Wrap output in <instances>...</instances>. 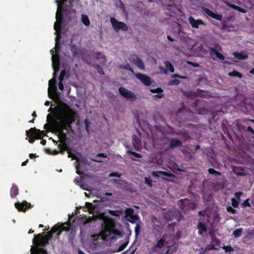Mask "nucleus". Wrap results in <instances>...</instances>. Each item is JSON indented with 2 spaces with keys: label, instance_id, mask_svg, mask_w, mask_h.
Instances as JSON below:
<instances>
[{
  "label": "nucleus",
  "instance_id": "22",
  "mask_svg": "<svg viewBox=\"0 0 254 254\" xmlns=\"http://www.w3.org/2000/svg\"><path fill=\"white\" fill-rule=\"evenodd\" d=\"M234 55L235 58L240 60H246L248 58V56L243 52L234 53Z\"/></svg>",
  "mask_w": 254,
  "mask_h": 254
},
{
  "label": "nucleus",
  "instance_id": "36",
  "mask_svg": "<svg viewBox=\"0 0 254 254\" xmlns=\"http://www.w3.org/2000/svg\"><path fill=\"white\" fill-rule=\"evenodd\" d=\"M119 68L120 69L128 70L131 71L132 73H134L133 69L130 67V65L128 64H127L126 65H120Z\"/></svg>",
  "mask_w": 254,
  "mask_h": 254
},
{
  "label": "nucleus",
  "instance_id": "43",
  "mask_svg": "<svg viewBox=\"0 0 254 254\" xmlns=\"http://www.w3.org/2000/svg\"><path fill=\"white\" fill-rule=\"evenodd\" d=\"M127 153L128 154H130V155H132L133 157H136V158H141L142 157V156L140 154L133 152L131 150H128L127 151Z\"/></svg>",
  "mask_w": 254,
  "mask_h": 254
},
{
  "label": "nucleus",
  "instance_id": "25",
  "mask_svg": "<svg viewBox=\"0 0 254 254\" xmlns=\"http://www.w3.org/2000/svg\"><path fill=\"white\" fill-rule=\"evenodd\" d=\"M69 76V73L65 70H62L59 77V80L63 81L64 78H68Z\"/></svg>",
  "mask_w": 254,
  "mask_h": 254
},
{
  "label": "nucleus",
  "instance_id": "33",
  "mask_svg": "<svg viewBox=\"0 0 254 254\" xmlns=\"http://www.w3.org/2000/svg\"><path fill=\"white\" fill-rule=\"evenodd\" d=\"M125 218H126V219L129 216H130L131 215H134L133 214V213H134V210L132 208H127L125 211Z\"/></svg>",
  "mask_w": 254,
  "mask_h": 254
},
{
  "label": "nucleus",
  "instance_id": "44",
  "mask_svg": "<svg viewBox=\"0 0 254 254\" xmlns=\"http://www.w3.org/2000/svg\"><path fill=\"white\" fill-rule=\"evenodd\" d=\"M150 91L153 93H161L163 92V90L161 88L158 87L155 89H150Z\"/></svg>",
  "mask_w": 254,
  "mask_h": 254
},
{
  "label": "nucleus",
  "instance_id": "28",
  "mask_svg": "<svg viewBox=\"0 0 254 254\" xmlns=\"http://www.w3.org/2000/svg\"><path fill=\"white\" fill-rule=\"evenodd\" d=\"M81 22L86 26H89L90 24V22L89 18L87 15L82 14L81 15Z\"/></svg>",
  "mask_w": 254,
  "mask_h": 254
},
{
  "label": "nucleus",
  "instance_id": "12",
  "mask_svg": "<svg viewBox=\"0 0 254 254\" xmlns=\"http://www.w3.org/2000/svg\"><path fill=\"white\" fill-rule=\"evenodd\" d=\"M135 77L138 79L141 82L146 86L151 85L152 81L151 78L145 74L138 73L134 74Z\"/></svg>",
  "mask_w": 254,
  "mask_h": 254
},
{
  "label": "nucleus",
  "instance_id": "39",
  "mask_svg": "<svg viewBox=\"0 0 254 254\" xmlns=\"http://www.w3.org/2000/svg\"><path fill=\"white\" fill-rule=\"evenodd\" d=\"M180 83V81L177 79L171 80L168 82V85L170 86L178 85Z\"/></svg>",
  "mask_w": 254,
  "mask_h": 254
},
{
  "label": "nucleus",
  "instance_id": "20",
  "mask_svg": "<svg viewBox=\"0 0 254 254\" xmlns=\"http://www.w3.org/2000/svg\"><path fill=\"white\" fill-rule=\"evenodd\" d=\"M31 254H37L38 252L42 254H46V250L44 248H38V247H32L30 250Z\"/></svg>",
  "mask_w": 254,
  "mask_h": 254
},
{
  "label": "nucleus",
  "instance_id": "46",
  "mask_svg": "<svg viewBox=\"0 0 254 254\" xmlns=\"http://www.w3.org/2000/svg\"><path fill=\"white\" fill-rule=\"evenodd\" d=\"M222 249L225 250V252L234 251V249L230 245L224 246L222 247Z\"/></svg>",
  "mask_w": 254,
  "mask_h": 254
},
{
  "label": "nucleus",
  "instance_id": "50",
  "mask_svg": "<svg viewBox=\"0 0 254 254\" xmlns=\"http://www.w3.org/2000/svg\"><path fill=\"white\" fill-rule=\"evenodd\" d=\"M226 210L228 212L232 214H235L236 212V210L231 206H227L226 207Z\"/></svg>",
  "mask_w": 254,
  "mask_h": 254
},
{
  "label": "nucleus",
  "instance_id": "38",
  "mask_svg": "<svg viewBox=\"0 0 254 254\" xmlns=\"http://www.w3.org/2000/svg\"><path fill=\"white\" fill-rule=\"evenodd\" d=\"M144 7V4L142 1H138L136 3V9L138 10L139 11H141L143 10V8Z\"/></svg>",
  "mask_w": 254,
  "mask_h": 254
},
{
  "label": "nucleus",
  "instance_id": "29",
  "mask_svg": "<svg viewBox=\"0 0 254 254\" xmlns=\"http://www.w3.org/2000/svg\"><path fill=\"white\" fill-rule=\"evenodd\" d=\"M139 216L137 214H134L128 217L126 220L132 224L135 223V221L139 219Z\"/></svg>",
  "mask_w": 254,
  "mask_h": 254
},
{
  "label": "nucleus",
  "instance_id": "60",
  "mask_svg": "<svg viewBox=\"0 0 254 254\" xmlns=\"http://www.w3.org/2000/svg\"><path fill=\"white\" fill-rule=\"evenodd\" d=\"M172 77H178L181 79H187V77L186 76L180 75L178 74H174L172 76Z\"/></svg>",
  "mask_w": 254,
  "mask_h": 254
},
{
  "label": "nucleus",
  "instance_id": "11",
  "mask_svg": "<svg viewBox=\"0 0 254 254\" xmlns=\"http://www.w3.org/2000/svg\"><path fill=\"white\" fill-rule=\"evenodd\" d=\"M51 54L52 55V59L53 61V67L54 71V74L59 70L60 62V58L59 55L54 54V51L52 50H51Z\"/></svg>",
  "mask_w": 254,
  "mask_h": 254
},
{
  "label": "nucleus",
  "instance_id": "55",
  "mask_svg": "<svg viewBox=\"0 0 254 254\" xmlns=\"http://www.w3.org/2000/svg\"><path fill=\"white\" fill-rule=\"evenodd\" d=\"M127 244H128V242H127V243H125L122 244L119 248L118 252H121V251L124 250L126 248V247L127 246Z\"/></svg>",
  "mask_w": 254,
  "mask_h": 254
},
{
  "label": "nucleus",
  "instance_id": "7",
  "mask_svg": "<svg viewBox=\"0 0 254 254\" xmlns=\"http://www.w3.org/2000/svg\"><path fill=\"white\" fill-rule=\"evenodd\" d=\"M33 243L35 245V247H45L49 244V241L43 236L42 234H39L35 237L33 240Z\"/></svg>",
  "mask_w": 254,
  "mask_h": 254
},
{
  "label": "nucleus",
  "instance_id": "37",
  "mask_svg": "<svg viewBox=\"0 0 254 254\" xmlns=\"http://www.w3.org/2000/svg\"><path fill=\"white\" fill-rule=\"evenodd\" d=\"M69 227H69V225H67V226H65L64 225H64H61V226L60 227V232H59L57 233V235H58V236L60 235H61V232H62V231H68L69 230Z\"/></svg>",
  "mask_w": 254,
  "mask_h": 254
},
{
  "label": "nucleus",
  "instance_id": "59",
  "mask_svg": "<svg viewBox=\"0 0 254 254\" xmlns=\"http://www.w3.org/2000/svg\"><path fill=\"white\" fill-rule=\"evenodd\" d=\"M96 68L98 70V72L101 75H104L105 72L102 67H101L99 65L96 66Z\"/></svg>",
  "mask_w": 254,
  "mask_h": 254
},
{
  "label": "nucleus",
  "instance_id": "9",
  "mask_svg": "<svg viewBox=\"0 0 254 254\" xmlns=\"http://www.w3.org/2000/svg\"><path fill=\"white\" fill-rule=\"evenodd\" d=\"M110 22L113 28L116 31L122 30L123 31H127L128 30L127 26L123 22L118 21L116 18L111 17Z\"/></svg>",
  "mask_w": 254,
  "mask_h": 254
},
{
  "label": "nucleus",
  "instance_id": "10",
  "mask_svg": "<svg viewBox=\"0 0 254 254\" xmlns=\"http://www.w3.org/2000/svg\"><path fill=\"white\" fill-rule=\"evenodd\" d=\"M129 61L134 64L139 69L144 70L145 65L143 61L136 54L131 55Z\"/></svg>",
  "mask_w": 254,
  "mask_h": 254
},
{
  "label": "nucleus",
  "instance_id": "47",
  "mask_svg": "<svg viewBox=\"0 0 254 254\" xmlns=\"http://www.w3.org/2000/svg\"><path fill=\"white\" fill-rule=\"evenodd\" d=\"M158 173L160 175H163V176H166V177H172V174L171 173H170V172L161 171H159Z\"/></svg>",
  "mask_w": 254,
  "mask_h": 254
},
{
  "label": "nucleus",
  "instance_id": "35",
  "mask_svg": "<svg viewBox=\"0 0 254 254\" xmlns=\"http://www.w3.org/2000/svg\"><path fill=\"white\" fill-rule=\"evenodd\" d=\"M165 64L167 70L170 71L171 72H174V68L171 63L167 61L165 62Z\"/></svg>",
  "mask_w": 254,
  "mask_h": 254
},
{
  "label": "nucleus",
  "instance_id": "26",
  "mask_svg": "<svg viewBox=\"0 0 254 254\" xmlns=\"http://www.w3.org/2000/svg\"><path fill=\"white\" fill-rule=\"evenodd\" d=\"M133 145L134 148L136 149H138L141 146L140 140L135 135L133 137Z\"/></svg>",
  "mask_w": 254,
  "mask_h": 254
},
{
  "label": "nucleus",
  "instance_id": "53",
  "mask_svg": "<svg viewBox=\"0 0 254 254\" xmlns=\"http://www.w3.org/2000/svg\"><path fill=\"white\" fill-rule=\"evenodd\" d=\"M121 176V174L117 172H112L109 174V177H116L120 178Z\"/></svg>",
  "mask_w": 254,
  "mask_h": 254
},
{
  "label": "nucleus",
  "instance_id": "63",
  "mask_svg": "<svg viewBox=\"0 0 254 254\" xmlns=\"http://www.w3.org/2000/svg\"><path fill=\"white\" fill-rule=\"evenodd\" d=\"M145 182L147 185L151 186L152 181L150 179L146 177L145 179Z\"/></svg>",
  "mask_w": 254,
  "mask_h": 254
},
{
  "label": "nucleus",
  "instance_id": "62",
  "mask_svg": "<svg viewBox=\"0 0 254 254\" xmlns=\"http://www.w3.org/2000/svg\"><path fill=\"white\" fill-rule=\"evenodd\" d=\"M63 81L59 80V84H58L59 88V89L60 90H63L64 89V84L63 83Z\"/></svg>",
  "mask_w": 254,
  "mask_h": 254
},
{
  "label": "nucleus",
  "instance_id": "40",
  "mask_svg": "<svg viewBox=\"0 0 254 254\" xmlns=\"http://www.w3.org/2000/svg\"><path fill=\"white\" fill-rule=\"evenodd\" d=\"M140 231V226L139 223H137L135 227V236L136 238L138 237L139 235Z\"/></svg>",
  "mask_w": 254,
  "mask_h": 254
},
{
  "label": "nucleus",
  "instance_id": "13",
  "mask_svg": "<svg viewBox=\"0 0 254 254\" xmlns=\"http://www.w3.org/2000/svg\"><path fill=\"white\" fill-rule=\"evenodd\" d=\"M15 207L19 211L25 212L29 208L31 207V205L30 203L27 202L26 201H23L22 202H17L14 204Z\"/></svg>",
  "mask_w": 254,
  "mask_h": 254
},
{
  "label": "nucleus",
  "instance_id": "2",
  "mask_svg": "<svg viewBox=\"0 0 254 254\" xmlns=\"http://www.w3.org/2000/svg\"><path fill=\"white\" fill-rule=\"evenodd\" d=\"M103 235L108 237L111 235L122 236L121 232L116 228L115 219L111 217H106L104 220Z\"/></svg>",
  "mask_w": 254,
  "mask_h": 254
},
{
  "label": "nucleus",
  "instance_id": "54",
  "mask_svg": "<svg viewBox=\"0 0 254 254\" xmlns=\"http://www.w3.org/2000/svg\"><path fill=\"white\" fill-rule=\"evenodd\" d=\"M232 205L234 207H237L238 206L239 202L235 198H232L231 199Z\"/></svg>",
  "mask_w": 254,
  "mask_h": 254
},
{
  "label": "nucleus",
  "instance_id": "61",
  "mask_svg": "<svg viewBox=\"0 0 254 254\" xmlns=\"http://www.w3.org/2000/svg\"><path fill=\"white\" fill-rule=\"evenodd\" d=\"M96 156L97 157H102V158H104L107 157V155L105 153H99L96 155Z\"/></svg>",
  "mask_w": 254,
  "mask_h": 254
},
{
  "label": "nucleus",
  "instance_id": "48",
  "mask_svg": "<svg viewBox=\"0 0 254 254\" xmlns=\"http://www.w3.org/2000/svg\"><path fill=\"white\" fill-rule=\"evenodd\" d=\"M158 247H156V245H155L153 247H152L149 250V253L150 254H152L158 252Z\"/></svg>",
  "mask_w": 254,
  "mask_h": 254
},
{
  "label": "nucleus",
  "instance_id": "16",
  "mask_svg": "<svg viewBox=\"0 0 254 254\" xmlns=\"http://www.w3.org/2000/svg\"><path fill=\"white\" fill-rule=\"evenodd\" d=\"M203 11L208 16H210L211 17H212L216 20L221 21L222 19V15L221 14L215 13L212 12V11H211L210 10H209L207 8H204Z\"/></svg>",
  "mask_w": 254,
  "mask_h": 254
},
{
  "label": "nucleus",
  "instance_id": "24",
  "mask_svg": "<svg viewBox=\"0 0 254 254\" xmlns=\"http://www.w3.org/2000/svg\"><path fill=\"white\" fill-rule=\"evenodd\" d=\"M108 213L116 217H120L121 215H122L123 213V209L121 210H109Z\"/></svg>",
  "mask_w": 254,
  "mask_h": 254
},
{
  "label": "nucleus",
  "instance_id": "64",
  "mask_svg": "<svg viewBox=\"0 0 254 254\" xmlns=\"http://www.w3.org/2000/svg\"><path fill=\"white\" fill-rule=\"evenodd\" d=\"M216 57H217L218 59L221 60H224L225 59V57L222 54H221L220 53L218 52L217 53V54L216 55Z\"/></svg>",
  "mask_w": 254,
  "mask_h": 254
},
{
  "label": "nucleus",
  "instance_id": "1",
  "mask_svg": "<svg viewBox=\"0 0 254 254\" xmlns=\"http://www.w3.org/2000/svg\"><path fill=\"white\" fill-rule=\"evenodd\" d=\"M77 112H50L47 117V122L54 123L59 122L63 127H70V125L75 122Z\"/></svg>",
  "mask_w": 254,
  "mask_h": 254
},
{
  "label": "nucleus",
  "instance_id": "5",
  "mask_svg": "<svg viewBox=\"0 0 254 254\" xmlns=\"http://www.w3.org/2000/svg\"><path fill=\"white\" fill-rule=\"evenodd\" d=\"M44 131H41L35 127L31 128L29 130L26 131V135L29 137V142L33 143L36 139L41 138L44 136Z\"/></svg>",
  "mask_w": 254,
  "mask_h": 254
},
{
  "label": "nucleus",
  "instance_id": "34",
  "mask_svg": "<svg viewBox=\"0 0 254 254\" xmlns=\"http://www.w3.org/2000/svg\"><path fill=\"white\" fill-rule=\"evenodd\" d=\"M228 75L231 77H238L239 78H241L242 77V73L237 70H233L232 72H229Z\"/></svg>",
  "mask_w": 254,
  "mask_h": 254
},
{
  "label": "nucleus",
  "instance_id": "45",
  "mask_svg": "<svg viewBox=\"0 0 254 254\" xmlns=\"http://www.w3.org/2000/svg\"><path fill=\"white\" fill-rule=\"evenodd\" d=\"M57 81L55 78L51 79L49 81V87L53 86L56 87Z\"/></svg>",
  "mask_w": 254,
  "mask_h": 254
},
{
  "label": "nucleus",
  "instance_id": "15",
  "mask_svg": "<svg viewBox=\"0 0 254 254\" xmlns=\"http://www.w3.org/2000/svg\"><path fill=\"white\" fill-rule=\"evenodd\" d=\"M189 21L191 26L193 28H198L200 25H205V24L201 19L196 20L192 16L189 18Z\"/></svg>",
  "mask_w": 254,
  "mask_h": 254
},
{
  "label": "nucleus",
  "instance_id": "30",
  "mask_svg": "<svg viewBox=\"0 0 254 254\" xmlns=\"http://www.w3.org/2000/svg\"><path fill=\"white\" fill-rule=\"evenodd\" d=\"M243 228H239L233 232V235L234 238H238L242 236L243 232Z\"/></svg>",
  "mask_w": 254,
  "mask_h": 254
},
{
  "label": "nucleus",
  "instance_id": "8",
  "mask_svg": "<svg viewBox=\"0 0 254 254\" xmlns=\"http://www.w3.org/2000/svg\"><path fill=\"white\" fill-rule=\"evenodd\" d=\"M119 91L123 97L130 101H134L137 99L136 95L133 92L128 90L125 87H120Z\"/></svg>",
  "mask_w": 254,
  "mask_h": 254
},
{
  "label": "nucleus",
  "instance_id": "31",
  "mask_svg": "<svg viewBox=\"0 0 254 254\" xmlns=\"http://www.w3.org/2000/svg\"><path fill=\"white\" fill-rule=\"evenodd\" d=\"M165 244V236H163V238H161L156 243V247H158L159 249L162 248Z\"/></svg>",
  "mask_w": 254,
  "mask_h": 254
},
{
  "label": "nucleus",
  "instance_id": "19",
  "mask_svg": "<svg viewBox=\"0 0 254 254\" xmlns=\"http://www.w3.org/2000/svg\"><path fill=\"white\" fill-rule=\"evenodd\" d=\"M197 229L198 230V234L201 236H203L204 234H206L207 232V227L203 223L199 222L198 223Z\"/></svg>",
  "mask_w": 254,
  "mask_h": 254
},
{
  "label": "nucleus",
  "instance_id": "41",
  "mask_svg": "<svg viewBox=\"0 0 254 254\" xmlns=\"http://www.w3.org/2000/svg\"><path fill=\"white\" fill-rule=\"evenodd\" d=\"M208 172L209 174L217 175L218 176H220L221 175V173L220 172H218L217 171H216L215 170H214L213 168H209V169H208Z\"/></svg>",
  "mask_w": 254,
  "mask_h": 254
},
{
  "label": "nucleus",
  "instance_id": "18",
  "mask_svg": "<svg viewBox=\"0 0 254 254\" xmlns=\"http://www.w3.org/2000/svg\"><path fill=\"white\" fill-rule=\"evenodd\" d=\"M182 145V142L176 138H172L170 141L168 146L169 149H173L178 147H181Z\"/></svg>",
  "mask_w": 254,
  "mask_h": 254
},
{
  "label": "nucleus",
  "instance_id": "17",
  "mask_svg": "<svg viewBox=\"0 0 254 254\" xmlns=\"http://www.w3.org/2000/svg\"><path fill=\"white\" fill-rule=\"evenodd\" d=\"M167 10L169 12H166V15L170 17H175L177 13L179 11L177 7L172 5H168Z\"/></svg>",
  "mask_w": 254,
  "mask_h": 254
},
{
  "label": "nucleus",
  "instance_id": "4",
  "mask_svg": "<svg viewBox=\"0 0 254 254\" xmlns=\"http://www.w3.org/2000/svg\"><path fill=\"white\" fill-rule=\"evenodd\" d=\"M56 2L58 3V9L56 12V19L57 21L54 24V29L56 31V33L60 32L62 28V24L63 22L64 17L62 13L63 7L60 5L59 0H56Z\"/></svg>",
  "mask_w": 254,
  "mask_h": 254
},
{
  "label": "nucleus",
  "instance_id": "49",
  "mask_svg": "<svg viewBox=\"0 0 254 254\" xmlns=\"http://www.w3.org/2000/svg\"><path fill=\"white\" fill-rule=\"evenodd\" d=\"M206 249L207 250L210 251V250H216L217 249L215 247V245L213 244H210L208 245L206 247Z\"/></svg>",
  "mask_w": 254,
  "mask_h": 254
},
{
  "label": "nucleus",
  "instance_id": "23",
  "mask_svg": "<svg viewBox=\"0 0 254 254\" xmlns=\"http://www.w3.org/2000/svg\"><path fill=\"white\" fill-rule=\"evenodd\" d=\"M194 95L199 97H205L207 95V92L197 88L194 92Z\"/></svg>",
  "mask_w": 254,
  "mask_h": 254
},
{
  "label": "nucleus",
  "instance_id": "58",
  "mask_svg": "<svg viewBox=\"0 0 254 254\" xmlns=\"http://www.w3.org/2000/svg\"><path fill=\"white\" fill-rule=\"evenodd\" d=\"M242 205L244 207H247V206L250 207L251 204L249 203V199H247L245 200H244L242 203Z\"/></svg>",
  "mask_w": 254,
  "mask_h": 254
},
{
  "label": "nucleus",
  "instance_id": "57",
  "mask_svg": "<svg viewBox=\"0 0 254 254\" xmlns=\"http://www.w3.org/2000/svg\"><path fill=\"white\" fill-rule=\"evenodd\" d=\"M208 49L210 52H212L215 56L219 52L217 49L213 47H208Z\"/></svg>",
  "mask_w": 254,
  "mask_h": 254
},
{
  "label": "nucleus",
  "instance_id": "6",
  "mask_svg": "<svg viewBox=\"0 0 254 254\" xmlns=\"http://www.w3.org/2000/svg\"><path fill=\"white\" fill-rule=\"evenodd\" d=\"M178 205L183 211L194 209L196 207L195 203L188 198L180 200L178 202Z\"/></svg>",
  "mask_w": 254,
  "mask_h": 254
},
{
  "label": "nucleus",
  "instance_id": "27",
  "mask_svg": "<svg viewBox=\"0 0 254 254\" xmlns=\"http://www.w3.org/2000/svg\"><path fill=\"white\" fill-rule=\"evenodd\" d=\"M209 235H210L211 238V243L214 244L215 246H219L220 245V242L219 240L217 239L212 233L209 232Z\"/></svg>",
  "mask_w": 254,
  "mask_h": 254
},
{
  "label": "nucleus",
  "instance_id": "52",
  "mask_svg": "<svg viewBox=\"0 0 254 254\" xmlns=\"http://www.w3.org/2000/svg\"><path fill=\"white\" fill-rule=\"evenodd\" d=\"M90 122L88 121V119H86L84 120V124L85 126V129L87 132H89V127L90 126Z\"/></svg>",
  "mask_w": 254,
  "mask_h": 254
},
{
  "label": "nucleus",
  "instance_id": "21",
  "mask_svg": "<svg viewBox=\"0 0 254 254\" xmlns=\"http://www.w3.org/2000/svg\"><path fill=\"white\" fill-rule=\"evenodd\" d=\"M19 193V189L17 186L14 184H13L10 190V195L11 198L15 197Z\"/></svg>",
  "mask_w": 254,
  "mask_h": 254
},
{
  "label": "nucleus",
  "instance_id": "56",
  "mask_svg": "<svg viewBox=\"0 0 254 254\" xmlns=\"http://www.w3.org/2000/svg\"><path fill=\"white\" fill-rule=\"evenodd\" d=\"M53 237V234L51 233L50 231H49L48 234L44 236L45 238H46L47 240L49 241L51 240Z\"/></svg>",
  "mask_w": 254,
  "mask_h": 254
},
{
  "label": "nucleus",
  "instance_id": "32",
  "mask_svg": "<svg viewBox=\"0 0 254 254\" xmlns=\"http://www.w3.org/2000/svg\"><path fill=\"white\" fill-rule=\"evenodd\" d=\"M176 249L173 246H168V249L165 253H161V254H172L176 252Z\"/></svg>",
  "mask_w": 254,
  "mask_h": 254
},
{
  "label": "nucleus",
  "instance_id": "3",
  "mask_svg": "<svg viewBox=\"0 0 254 254\" xmlns=\"http://www.w3.org/2000/svg\"><path fill=\"white\" fill-rule=\"evenodd\" d=\"M50 111H74L69 106L62 102L59 98L54 101V104L51 103L50 108L48 110Z\"/></svg>",
  "mask_w": 254,
  "mask_h": 254
},
{
  "label": "nucleus",
  "instance_id": "42",
  "mask_svg": "<svg viewBox=\"0 0 254 254\" xmlns=\"http://www.w3.org/2000/svg\"><path fill=\"white\" fill-rule=\"evenodd\" d=\"M59 149L63 151H64L67 148V145L65 142H61L59 145Z\"/></svg>",
  "mask_w": 254,
  "mask_h": 254
},
{
  "label": "nucleus",
  "instance_id": "51",
  "mask_svg": "<svg viewBox=\"0 0 254 254\" xmlns=\"http://www.w3.org/2000/svg\"><path fill=\"white\" fill-rule=\"evenodd\" d=\"M60 231V227H57L55 226L53 228H52V229L50 230V232L51 233H53V234L56 232H59Z\"/></svg>",
  "mask_w": 254,
  "mask_h": 254
},
{
  "label": "nucleus",
  "instance_id": "14",
  "mask_svg": "<svg viewBox=\"0 0 254 254\" xmlns=\"http://www.w3.org/2000/svg\"><path fill=\"white\" fill-rule=\"evenodd\" d=\"M178 214L179 212L169 211L165 215V218L168 221L176 220L177 221L173 222V224L175 225L176 222L179 221V219L178 218Z\"/></svg>",
  "mask_w": 254,
  "mask_h": 254
}]
</instances>
